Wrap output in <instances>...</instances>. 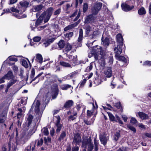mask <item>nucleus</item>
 Returning a JSON list of instances; mask_svg holds the SVG:
<instances>
[{
	"label": "nucleus",
	"mask_w": 151,
	"mask_h": 151,
	"mask_svg": "<svg viewBox=\"0 0 151 151\" xmlns=\"http://www.w3.org/2000/svg\"><path fill=\"white\" fill-rule=\"evenodd\" d=\"M102 4L100 2H96L91 9L92 14L88 16L85 20V23L93 22L96 18L95 15L97 14L100 10Z\"/></svg>",
	"instance_id": "1"
},
{
	"label": "nucleus",
	"mask_w": 151,
	"mask_h": 151,
	"mask_svg": "<svg viewBox=\"0 0 151 151\" xmlns=\"http://www.w3.org/2000/svg\"><path fill=\"white\" fill-rule=\"evenodd\" d=\"M53 10V8L49 7L41 15V16H42L43 17L45 23L47 22L49 20L52 14Z\"/></svg>",
	"instance_id": "2"
},
{
	"label": "nucleus",
	"mask_w": 151,
	"mask_h": 151,
	"mask_svg": "<svg viewBox=\"0 0 151 151\" xmlns=\"http://www.w3.org/2000/svg\"><path fill=\"white\" fill-rule=\"evenodd\" d=\"M93 52L95 53V58L96 60H97L98 59V54H100L101 55H103V53L102 50V47L99 46H97L94 47L93 49Z\"/></svg>",
	"instance_id": "3"
},
{
	"label": "nucleus",
	"mask_w": 151,
	"mask_h": 151,
	"mask_svg": "<svg viewBox=\"0 0 151 151\" xmlns=\"http://www.w3.org/2000/svg\"><path fill=\"white\" fill-rule=\"evenodd\" d=\"M56 119L55 125L57 127L56 131L57 133H59L60 131L63 126L60 123V118L59 116H58L55 117Z\"/></svg>",
	"instance_id": "4"
},
{
	"label": "nucleus",
	"mask_w": 151,
	"mask_h": 151,
	"mask_svg": "<svg viewBox=\"0 0 151 151\" xmlns=\"http://www.w3.org/2000/svg\"><path fill=\"white\" fill-rule=\"evenodd\" d=\"M29 5V2L27 1H23L20 3V5L18 6L19 9L22 12H24L25 8Z\"/></svg>",
	"instance_id": "5"
},
{
	"label": "nucleus",
	"mask_w": 151,
	"mask_h": 151,
	"mask_svg": "<svg viewBox=\"0 0 151 151\" xmlns=\"http://www.w3.org/2000/svg\"><path fill=\"white\" fill-rule=\"evenodd\" d=\"M10 80L8 83L7 85V88H9L14 84L18 83L19 81L17 77L14 76L13 78L10 79Z\"/></svg>",
	"instance_id": "6"
},
{
	"label": "nucleus",
	"mask_w": 151,
	"mask_h": 151,
	"mask_svg": "<svg viewBox=\"0 0 151 151\" xmlns=\"http://www.w3.org/2000/svg\"><path fill=\"white\" fill-rule=\"evenodd\" d=\"M10 80L8 83L7 85V88H9L14 84L18 83L19 81L17 77L14 76L13 78L10 79Z\"/></svg>",
	"instance_id": "7"
},
{
	"label": "nucleus",
	"mask_w": 151,
	"mask_h": 151,
	"mask_svg": "<svg viewBox=\"0 0 151 151\" xmlns=\"http://www.w3.org/2000/svg\"><path fill=\"white\" fill-rule=\"evenodd\" d=\"M40 105V102L39 100L35 101L33 104L31 109H32V108L35 107V111L37 114H39L40 111L39 107Z\"/></svg>",
	"instance_id": "8"
},
{
	"label": "nucleus",
	"mask_w": 151,
	"mask_h": 151,
	"mask_svg": "<svg viewBox=\"0 0 151 151\" xmlns=\"http://www.w3.org/2000/svg\"><path fill=\"white\" fill-rule=\"evenodd\" d=\"M81 142V138L79 133L75 134L74 135L73 143H75L76 145H79Z\"/></svg>",
	"instance_id": "9"
},
{
	"label": "nucleus",
	"mask_w": 151,
	"mask_h": 151,
	"mask_svg": "<svg viewBox=\"0 0 151 151\" xmlns=\"http://www.w3.org/2000/svg\"><path fill=\"white\" fill-rule=\"evenodd\" d=\"M72 4L67 3L63 6L64 11L67 12H70L73 9Z\"/></svg>",
	"instance_id": "10"
},
{
	"label": "nucleus",
	"mask_w": 151,
	"mask_h": 151,
	"mask_svg": "<svg viewBox=\"0 0 151 151\" xmlns=\"http://www.w3.org/2000/svg\"><path fill=\"white\" fill-rule=\"evenodd\" d=\"M123 46H121L120 45H117V47L114 48V51L116 54L115 56H118V55H120L122 52V47Z\"/></svg>",
	"instance_id": "11"
},
{
	"label": "nucleus",
	"mask_w": 151,
	"mask_h": 151,
	"mask_svg": "<svg viewBox=\"0 0 151 151\" xmlns=\"http://www.w3.org/2000/svg\"><path fill=\"white\" fill-rule=\"evenodd\" d=\"M84 144L85 145H88V151H91L92 150L93 148V146L91 143V140L90 139L87 140L85 143L83 142H82V146L83 147H84Z\"/></svg>",
	"instance_id": "12"
},
{
	"label": "nucleus",
	"mask_w": 151,
	"mask_h": 151,
	"mask_svg": "<svg viewBox=\"0 0 151 151\" xmlns=\"http://www.w3.org/2000/svg\"><path fill=\"white\" fill-rule=\"evenodd\" d=\"M122 9L126 12H127L132 10L134 7L133 6H130L126 3H124L121 5Z\"/></svg>",
	"instance_id": "13"
},
{
	"label": "nucleus",
	"mask_w": 151,
	"mask_h": 151,
	"mask_svg": "<svg viewBox=\"0 0 151 151\" xmlns=\"http://www.w3.org/2000/svg\"><path fill=\"white\" fill-rule=\"evenodd\" d=\"M55 39V38H52L50 39H45L43 42L44 46L46 47L48 46L51 43H52Z\"/></svg>",
	"instance_id": "14"
},
{
	"label": "nucleus",
	"mask_w": 151,
	"mask_h": 151,
	"mask_svg": "<svg viewBox=\"0 0 151 151\" xmlns=\"http://www.w3.org/2000/svg\"><path fill=\"white\" fill-rule=\"evenodd\" d=\"M105 75L106 77L110 78L112 76V70L111 67H108L106 69L104 72Z\"/></svg>",
	"instance_id": "15"
},
{
	"label": "nucleus",
	"mask_w": 151,
	"mask_h": 151,
	"mask_svg": "<svg viewBox=\"0 0 151 151\" xmlns=\"http://www.w3.org/2000/svg\"><path fill=\"white\" fill-rule=\"evenodd\" d=\"M116 38L118 45H120L121 46H123V38L121 34H118L116 35Z\"/></svg>",
	"instance_id": "16"
},
{
	"label": "nucleus",
	"mask_w": 151,
	"mask_h": 151,
	"mask_svg": "<svg viewBox=\"0 0 151 151\" xmlns=\"http://www.w3.org/2000/svg\"><path fill=\"white\" fill-rule=\"evenodd\" d=\"M108 139L109 138L108 136H107L105 134L101 135L100 137V141L101 143L104 145H106Z\"/></svg>",
	"instance_id": "17"
},
{
	"label": "nucleus",
	"mask_w": 151,
	"mask_h": 151,
	"mask_svg": "<svg viewBox=\"0 0 151 151\" xmlns=\"http://www.w3.org/2000/svg\"><path fill=\"white\" fill-rule=\"evenodd\" d=\"M33 118V116L31 114H28L27 115L26 124L27 125L28 127H29L31 124Z\"/></svg>",
	"instance_id": "18"
},
{
	"label": "nucleus",
	"mask_w": 151,
	"mask_h": 151,
	"mask_svg": "<svg viewBox=\"0 0 151 151\" xmlns=\"http://www.w3.org/2000/svg\"><path fill=\"white\" fill-rule=\"evenodd\" d=\"M6 111H4L2 114L0 115V123H4L6 121Z\"/></svg>",
	"instance_id": "19"
},
{
	"label": "nucleus",
	"mask_w": 151,
	"mask_h": 151,
	"mask_svg": "<svg viewBox=\"0 0 151 151\" xmlns=\"http://www.w3.org/2000/svg\"><path fill=\"white\" fill-rule=\"evenodd\" d=\"M14 76H15L13 75L12 72L11 71H9L4 76V78L10 80Z\"/></svg>",
	"instance_id": "20"
},
{
	"label": "nucleus",
	"mask_w": 151,
	"mask_h": 151,
	"mask_svg": "<svg viewBox=\"0 0 151 151\" xmlns=\"http://www.w3.org/2000/svg\"><path fill=\"white\" fill-rule=\"evenodd\" d=\"M104 34H103L101 39L102 44H103L105 46H107L109 45V39L107 37L104 38Z\"/></svg>",
	"instance_id": "21"
},
{
	"label": "nucleus",
	"mask_w": 151,
	"mask_h": 151,
	"mask_svg": "<svg viewBox=\"0 0 151 151\" xmlns=\"http://www.w3.org/2000/svg\"><path fill=\"white\" fill-rule=\"evenodd\" d=\"M73 102L71 100L67 101L65 104L64 107L68 109L73 105Z\"/></svg>",
	"instance_id": "22"
},
{
	"label": "nucleus",
	"mask_w": 151,
	"mask_h": 151,
	"mask_svg": "<svg viewBox=\"0 0 151 151\" xmlns=\"http://www.w3.org/2000/svg\"><path fill=\"white\" fill-rule=\"evenodd\" d=\"M139 117L142 119H147L149 118L148 116L143 112H139L138 113Z\"/></svg>",
	"instance_id": "23"
},
{
	"label": "nucleus",
	"mask_w": 151,
	"mask_h": 151,
	"mask_svg": "<svg viewBox=\"0 0 151 151\" xmlns=\"http://www.w3.org/2000/svg\"><path fill=\"white\" fill-rule=\"evenodd\" d=\"M60 64L62 66L66 67L72 68L73 66L68 63L63 61H61L60 62Z\"/></svg>",
	"instance_id": "24"
},
{
	"label": "nucleus",
	"mask_w": 151,
	"mask_h": 151,
	"mask_svg": "<svg viewBox=\"0 0 151 151\" xmlns=\"http://www.w3.org/2000/svg\"><path fill=\"white\" fill-rule=\"evenodd\" d=\"M68 57L70 60L72 61L73 63H77L78 60L77 55H70L68 56Z\"/></svg>",
	"instance_id": "25"
},
{
	"label": "nucleus",
	"mask_w": 151,
	"mask_h": 151,
	"mask_svg": "<svg viewBox=\"0 0 151 151\" xmlns=\"http://www.w3.org/2000/svg\"><path fill=\"white\" fill-rule=\"evenodd\" d=\"M43 6L41 5H37L35 6L32 9V11L34 12H36L40 11L43 8Z\"/></svg>",
	"instance_id": "26"
},
{
	"label": "nucleus",
	"mask_w": 151,
	"mask_h": 151,
	"mask_svg": "<svg viewBox=\"0 0 151 151\" xmlns=\"http://www.w3.org/2000/svg\"><path fill=\"white\" fill-rule=\"evenodd\" d=\"M9 60L12 61H14L15 62H17L18 60L17 58L15 57H13L12 56H9L8 58L4 62V63L9 64V63L8 62V61Z\"/></svg>",
	"instance_id": "27"
},
{
	"label": "nucleus",
	"mask_w": 151,
	"mask_h": 151,
	"mask_svg": "<svg viewBox=\"0 0 151 151\" xmlns=\"http://www.w3.org/2000/svg\"><path fill=\"white\" fill-rule=\"evenodd\" d=\"M83 38V31L82 29H79V34L78 37V42H81Z\"/></svg>",
	"instance_id": "28"
},
{
	"label": "nucleus",
	"mask_w": 151,
	"mask_h": 151,
	"mask_svg": "<svg viewBox=\"0 0 151 151\" xmlns=\"http://www.w3.org/2000/svg\"><path fill=\"white\" fill-rule=\"evenodd\" d=\"M55 81L53 80L52 78L50 80L48 79L47 81H46L44 83V85L49 86L50 85Z\"/></svg>",
	"instance_id": "29"
},
{
	"label": "nucleus",
	"mask_w": 151,
	"mask_h": 151,
	"mask_svg": "<svg viewBox=\"0 0 151 151\" xmlns=\"http://www.w3.org/2000/svg\"><path fill=\"white\" fill-rule=\"evenodd\" d=\"M102 81L101 79L99 78L98 77H96L95 78L94 80V84L95 85V86H97L100 84Z\"/></svg>",
	"instance_id": "30"
},
{
	"label": "nucleus",
	"mask_w": 151,
	"mask_h": 151,
	"mask_svg": "<svg viewBox=\"0 0 151 151\" xmlns=\"http://www.w3.org/2000/svg\"><path fill=\"white\" fill-rule=\"evenodd\" d=\"M66 135L65 132V131L62 132L58 139V140L60 141H63L65 138Z\"/></svg>",
	"instance_id": "31"
},
{
	"label": "nucleus",
	"mask_w": 151,
	"mask_h": 151,
	"mask_svg": "<svg viewBox=\"0 0 151 151\" xmlns=\"http://www.w3.org/2000/svg\"><path fill=\"white\" fill-rule=\"evenodd\" d=\"M117 59L120 61H122L124 62H126L127 61V59L123 56H120L119 55H118V56H115Z\"/></svg>",
	"instance_id": "32"
},
{
	"label": "nucleus",
	"mask_w": 151,
	"mask_h": 151,
	"mask_svg": "<svg viewBox=\"0 0 151 151\" xmlns=\"http://www.w3.org/2000/svg\"><path fill=\"white\" fill-rule=\"evenodd\" d=\"M36 60L40 63H41L43 60L42 57L41 55L39 54H37L36 56Z\"/></svg>",
	"instance_id": "33"
},
{
	"label": "nucleus",
	"mask_w": 151,
	"mask_h": 151,
	"mask_svg": "<svg viewBox=\"0 0 151 151\" xmlns=\"http://www.w3.org/2000/svg\"><path fill=\"white\" fill-rule=\"evenodd\" d=\"M83 28L85 30L86 34L88 35L91 31L90 26L89 25H86Z\"/></svg>",
	"instance_id": "34"
},
{
	"label": "nucleus",
	"mask_w": 151,
	"mask_h": 151,
	"mask_svg": "<svg viewBox=\"0 0 151 151\" xmlns=\"http://www.w3.org/2000/svg\"><path fill=\"white\" fill-rule=\"evenodd\" d=\"M120 136V132H116L114 136V139L116 141H117L119 139Z\"/></svg>",
	"instance_id": "35"
},
{
	"label": "nucleus",
	"mask_w": 151,
	"mask_h": 151,
	"mask_svg": "<svg viewBox=\"0 0 151 151\" xmlns=\"http://www.w3.org/2000/svg\"><path fill=\"white\" fill-rule=\"evenodd\" d=\"M59 47L61 49L63 48L65 45V43L64 41L63 40H60L58 43Z\"/></svg>",
	"instance_id": "36"
},
{
	"label": "nucleus",
	"mask_w": 151,
	"mask_h": 151,
	"mask_svg": "<svg viewBox=\"0 0 151 151\" xmlns=\"http://www.w3.org/2000/svg\"><path fill=\"white\" fill-rule=\"evenodd\" d=\"M72 48V46L69 44H67L66 46L64 49V51L68 52L71 50Z\"/></svg>",
	"instance_id": "37"
},
{
	"label": "nucleus",
	"mask_w": 151,
	"mask_h": 151,
	"mask_svg": "<svg viewBox=\"0 0 151 151\" xmlns=\"http://www.w3.org/2000/svg\"><path fill=\"white\" fill-rule=\"evenodd\" d=\"M43 19H44L43 17L41 15L36 22L35 24L36 26L39 25L42 22Z\"/></svg>",
	"instance_id": "38"
},
{
	"label": "nucleus",
	"mask_w": 151,
	"mask_h": 151,
	"mask_svg": "<svg viewBox=\"0 0 151 151\" xmlns=\"http://www.w3.org/2000/svg\"><path fill=\"white\" fill-rule=\"evenodd\" d=\"M138 13L140 15H142L145 14L146 11L144 7H142L138 11Z\"/></svg>",
	"instance_id": "39"
},
{
	"label": "nucleus",
	"mask_w": 151,
	"mask_h": 151,
	"mask_svg": "<svg viewBox=\"0 0 151 151\" xmlns=\"http://www.w3.org/2000/svg\"><path fill=\"white\" fill-rule=\"evenodd\" d=\"M77 116V113L76 112H74L73 115H71L69 116L68 120H73L76 118Z\"/></svg>",
	"instance_id": "40"
},
{
	"label": "nucleus",
	"mask_w": 151,
	"mask_h": 151,
	"mask_svg": "<svg viewBox=\"0 0 151 151\" xmlns=\"http://www.w3.org/2000/svg\"><path fill=\"white\" fill-rule=\"evenodd\" d=\"M61 88L63 90H66L71 87V86L68 84H63L61 86Z\"/></svg>",
	"instance_id": "41"
},
{
	"label": "nucleus",
	"mask_w": 151,
	"mask_h": 151,
	"mask_svg": "<svg viewBox=\"0 0 151 151\" xmlns=\"http://www.w3.org/2000/svg\"><path fill=\"white\" fill-rule=\"evenodd\" d=\"M115 106H116L118 109L120 110L122 112L123 111L122 107L121 106V105L120 102L116 103L115 104Z\"/></svg>",
	"instance_id": "42"
},
{
	"label": "nucleus",
	"mask_w": 151,
	"mask_h": 151,
	"mask_svg": "<svg viewBox=\"0 0 151 151\" xmlns=\"http://www.w3.org/2000/svg\"><path fill=\"white\" fill-rule=\"evenodd\" d=\"M41 131L43 134L47 135L49 134L48 130L47 128L44 127L42 129Z\"/></svg>",
	"instance_id": "43"
},
{
	"label": "nucleus",
	"mask_w": 151,
	"mask_h": 151,
	"mask_svg": "<svg viewBox=\"0 0 151 151\" xmlns=\"http://www.w3.org/2000/svg\"><path fill=\"white\" fill-rule=\"evenodd\" d=\"M14 15L18 19L24 18L26 17V15L25 14H14Z\"/></svg>",
	"instance_id": "44"
},
{
	"label": "nucleus",
	"mask_w": 151,
	"mask_h": 151,
	"mask_svg": "<svg viewBox=\"0 0 151 151\" xmlns=\"http://www.w3.org/2000/svg\"><path fill=\"white\" fill-rule=\"evenodd\" d=\"M107 114L109 117L110 120L112 121H116L115 119V118L114 115L111 113L108 112Z\"/></svg>",
	"instance_id": "45"
},
{
	"label": "nucleus",
	"mask_w": 151,
	"mask_h": 151,
	"mask_svg": "<svg viewBox=\"0 0 151 151\" xmlns=\"http://www.w3.org/2000/svg\"><path fill=\"white\" fill-rule=\"evenodd\" d=\"M78 74V70H76L70 73L71 76L72 78L76 77L77 76Z\"/></svg>",
	"instance_id": "46"
},
{
	"label": "nucleus",
	"mask_w": 151,
	"mask_h": 151,
	"mask_svg": "<svg viewBox=\"0 0 151 151\" xmlns=\"http://www.w3.org/2000/svg\"><path fill=\"white\" fill-rule=\"evenodd\" d=\"M93 62L90 63L89 65L86 68L85 71L86 72H89L93 68Z\"/></svg>",
	"instance_id": "47"
},
{
	"label": "nucleus",
	"mask_w": 151,
	"mask_h": 151,
	"mask_svg": "<svg viewBox=\"0 0 151 151\" xmlns=\"http://www.w3.org/2000/svg\"><path fill=\"white\" fill-rule=\"evenodd\" d=\"M22 64L23 66L26 68H27L28 67V65L27 61L24 59H22Z\"/></svg>",
	"instance_id": "48"
},
{
	"label": "nucleus",
	"mask_w": 151,
	"mask_h": 151,
	"mask_svg": "<svg viewBox=\"0 0 151 151\" xmlns=\"http://www.w3.org/2000/svg\"><path fill=\"white\" fill-rule=\"evenodd\" d=\"M73 32H70L66 34L65 37L66 38H68L69 40L73 36Z\"/></svg>",
	"instance_id": "49"
},
{
	"label": "nucleus",
	"mask_w": 151,
	"mask_h": 151,
	"mask_svg": "<svg viewBox=\"0 0 151 151\" xmlns=\"http://www.w3.org/2000/svg\"><path fill=\"white\" fill-rule=\"evenodd\" d=\"M72 78L70 74L62 78V80L65 81V80H69Z\"/></svg>",
	"instance_id": "50"
},
{
	"label": "nucleus",
	"mask_w": 151,
	"mask_h": 151,
	"mask_svg": "<svg viewBox=\"0 0 151 151\" xmlns=\"http://www.w3.org/2000/svg\"><path fill=\"white\" fill-rule=\"evenodd\" d=\"M17 118L19 119V120H18L17 122L18 124H19V123L20 122V120L22 118V116L21 113H19L17 114Z\"/></svg>",
	"instance_id": "51"
},
{
	"label": "nucleus",
	"mask_w": 151,
	"mask_h": 151,
	"mask_svg": "<svg viewBox=\"0 0 151 151\" xmlns=\"http://www.w3.org/2000/svg\"><path fill=\"white\" fill-rule=\"evenodd\" d=\"M80 22V20H79L77 22H75L73 24H70V25L71 27V29H72L77 26V25Z\"/></svg>",
	"instance_id": "52"
},
{
	"label": "nucleus",
	"mask_w": 151,
	"mask_h": 151,
	"mask_svg": "<svg viewBox=\"0 0 151 151\" xmlns=\"http://www.w3.org/2000/svg\"><path fill=\"white\" fill-rule=\"evenodd\" d=\"M41 39V37H40L36 36L34 37L33 39V40L35 42H39Z\"/></svg>",
	"instance_id": "53"
},
{
	"label": "nucleus",
	"mask_w": 151,
	"mask_h": 151,
	"mask_svg": "<svg viewBox=\"0 0 151 151\" xmlns=\"http://www.w3.org/2000/svg\"><path fill=\"white\" fill-rule=\"evenodd\" d=\"M51 139L49 137L44 138L45 143L47 145H48V143L51 142Z\"/></svg>",
	"instance_id": "54"
},
{
	"label": "nucleus",
	"mask_w": 151,
	"mask_h": 151,
	"mask_svg": "<svg viewBox=\"0 0 151 151\" xmlns=\"http://www.w3.org/2000/svg\"><path fill=\"white\" fill-rule=\"evenodd\" d=\"M88 4L86 3L84 4L83 7V12H86L88 9Z\"/></svg>",
	"instance_id": "55"
},
{
	"label": "nucleus",
	"mask_w": 151,
	"mask_h": 151,
	"mask_svg": "<svg viewBox=\"0 0 151 151\" xmlns=\"http://www.w3.org/2000/svg\"><path fill=\"white\" fill-rule=\"evenodd\" d=\"M35 145V142H32L30 146H28V147H30L31 149L32 148V151H34Z\"/></svg>",
	"instance_id": "56"
},
{
	"label": "nucleus",
	"mask_w": 151,
	"mask_h": 151,
	"mask_svg": "<svg viewBox=\"0 0 151 151\" xmlns=\"http://www.w3.org/2000/svg\"><path fill=\"white\" fill-rule=\"evenodd\" d=\"M18 8H19L18 7ZM10 10L12 11L13 12H19V11H20L19 9H17L14 8V7H12L10 9Z\"/></svg>",
	"instance_id": "57"
},
{
	"label": "nucleus",
	"mask_w": 151,
	"mask_h": 151,
	"mask_svg": "<svg viewBox=\"0 0 151 151\" xmlns=\"http://www.w3.org/2000/svg\"><path fill=\"white\" fill-rule=\"evenodd\" d=\"M130 122L133 124H135L137 123V121L134 118L132 117L130 120Z\"/></svg>",
	"instance_id": "58"
},
{
	"label": "nucleus",
	"mask_w": 151,
	"mask_h": 151,
	"mask_svg": "<svg viewBox=\"0 0 151 151\" xmlns=\"http://www.w3.org/2000/svg\"><path fill=\"white\" fill-rule=\"evenodd\" d=\"M131 130L133 131L134 132H135L136 131V129L130 125H128L127 126Z\"/></svg>",
	"instance_id": "59"
},
{
	"label": "nucleus",
	"mask_w": 151,
	"mask_h": 151,
	"mask_svg": "<svg viewBox=\"0 0 151 151\" xmlns=\"http://www.w3.org/2000/svg\"><path fill=\"white\" fill-rule=\"evenodd\" d=\"M60 12L61 9L60 8H59L54 12V14L55 15H57L60 13Z\"/></svg>",
	"instance_id": "60"
},
{
	"label": "nucleus",
	"mask_w": 151,
	"mask_h": 151,
	"mask_svg": "<svg viewBox=\"0 0 151 151\" xmlns=\"http://www.w3.org/2000/svg\"><path fill=\"white\" fill-rule=\"evenodd\" d=\"M94 120V119H93V120L92 122H90L87 120H85L84 121V122L86 124L88 125H90L91 124H92L93 123Z\"/></svg>",
	"instance_id": "61"
},
{
	"label": "nucleus",
	"mask_w": 151,
	"mask_h": 151,
	"mask_svg": "<svg viewBox=\"0 0 151 151\" xmlns=\"http://www.w3.org/2000/svg\"><path fill=\"white\" fill-rule=\"evenodd\" d=\"M35 70L34 69H32L31 70L30 77L31 78H33L35 76Z\"/></svg>",
	"instance_id": "62"
},
{
	"label": "nucleus",
	"mask_w": 151,
	"mask_h": 151,
	"mask_svg": "<svg viewBox=\"0 0 151 151\" xmlns=\"http://www.w3.org/2000/svg\"><path fill=\"white\" fill-rule=\"evenodd\" d=\"M27 98H24V99H22L21 100V104H25L27 102Z\"/></svg>",
	"instance_id": "63"
},
{
	"label": "nucleus",
	"mask_w": 151,
	"mask_h": 151,
	"mask_svg": "<svg viewBox=\"0 0 151 151\" xmlns=\"http://www.w3.org/2000/svg\"><path fill=\"white\" fill-rule=\"evenodd\" d=\"M144 65L148 66H150L151 65V62L149 61H147L144 63Z\"/></svg>",
	"instance_id": "64"
}]
</instances>
